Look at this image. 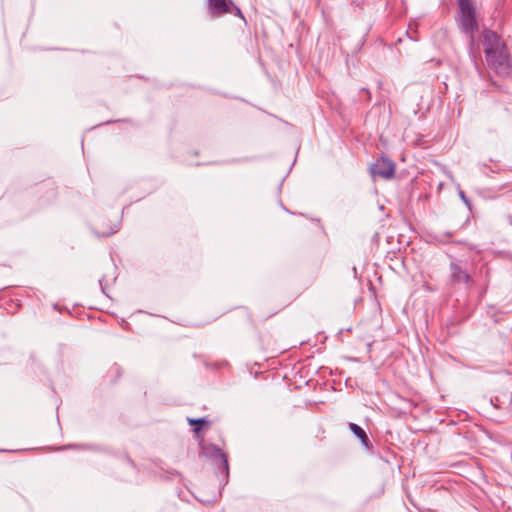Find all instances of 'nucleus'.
I'll list each match as a JSON object with an SVG mask.
<instances>
[{"instance_id":"4","label":"nucleus","mask_w":512,"mask_h":512,"mask_svg":"<svg viewBox=\"0 0 512 512\" xmlns=\"http://www.w3.org/2000/svg\"><path fill=\"white\" fill-rule=\"evenodd\" d=\"M209 4L213 15L220 16L234 10L237 16L244 18L241 10L231 0H209Z\"/></svg>"},{"instance_id":"9","label":"nucleus","mask_w":512,"mask_h":512,"mask_svg":"<svg viewBox=\"0 0 512 512\" xmlns=\"http://www.w3.org/2000/svg\"><path fill=\"white\" fill-rule=\"evenodd\" d=\"M458 195L461 198V200L465 203V205L468 208H470L471 207L470 200L467 198V196L465 195V193L463 192V190L461 188H458Z\"/></svg>"},{"instance_id":"7","label":"nucleus","mask_w":512,"mask_h":512,"mask_svg":"<svg viewBox=\"0 0 512 512\" xmlns=\"http://www.w3.org/2000/svg\"><path fill=\"white\" fill-rule=\"evenodd\" d=\"M212 451L214 452V455L215 457H219V459L221 460V463L223 465V468L228 471V460H227V456L225 453H223L221 451V449H219L218 447L216 446H212L211 447Z\"/></svg>"},{"instance_id":"1","label":"nucleus","mask_w":512,"mask_h":512,"mask_svg":"<svg viewBox=\"0 0 512 512\" xmlns=\"http://www.w3.org/2000/svg\"><path fill=\"white\" fill-rule=\"evenodd\" d=\"M485 59L488 66L498 75L507 76L511 72V60L501 37L492 30L483 31Z\"/></svg>"},{"instance_id":"6","label":"nucleus","mask_w":512,"mask_h":512,"mask_svg":"<svg viewBox=\"0 0 512 512\" xmlns=\"http://www.w3.org/2000/svg\"><path fill=\"white\" fill-rule=\"evenodd\" d=\"M349 428L351 430V432L357 437L360 439L361 443L363 446H365L366 448L369 447V439H368V436L366 434V432L357 424L355 423H350L349 424Z\"/></svg>"},{"instance_id":"3","label":"nucleus","mask_w":512,"mask_h":512,"mask_svg":"<svg viewBox=\"0 0 512 512\" xmlns=\"http://www.w3.org/2000/svg\"><path fill=\"white\" fill-rule=\"evenodd\" d=\"M373 177L391 179L395 174V164L387 157H380L370 166Z\"/></svg>"},{"instance_id":"2","label":"nucleus","mask_w":512,"mask_h":512,"mask_svg":"<svg viewBox=\"0 0 512 512\" xmlns=\"http://www.w3.org/2000/svg\"><path fill=\"white\" fill-rule=\"evenodd\" d=\"M459 8V27L462 32L469 35L470 57L475 59L473 52L475 44L474 34L478 31V23L476 19V11L472 0H458Z\"/></svg>"},{"instance_id":"5","label":"nucleus","mask_w":512,"mask_h":512,"mask_svg":"<svg viewBox=\"0 0 512 512\" xmlns=\"http://www.w3.org/2000/svg\"><path fill=\"white\" fill-rule=\"evenodd\" d=\"M451 274L452 278L455 282H465L469 281V275L466 271H464L460 265L456 263L451 264Z\"/></svg>"},{"instance_id":"10","label":"nucleus","mask_w":512,"mask_h":512,"mask_svg":"<svg viewBox=\"0 0 512 512\" xmlns=\"http://www.w3.org/2000/svg\"><path fill=\"white\" fill-rule=\"evenodd\" d=\"M452 236H453V233H452V232H446V233H445V238H446V240H447V241H448Z\"/></svg>"},{"instance_id":"11","label":"nucleus","mask_w":512,"mask_h":512,"mask_svg":"<svg viewBox=\"0 0 512 512\" xmlns=\"http://www.w3.org/2000/svg\"><path fill=\"white\" fill-rule=\"evenodd\" d=\"M495 59L498 57V52L494 53Z\"/></svg>"},{"instance_id":"8","label":"nucleus","mask_w":512,"mask_h":512,"mask_svg":"<svg viewBox=\"0 0 512 512\" xmlns=\"http://www.w3.org/2000/svg\"><path fill=\"white\" fill-rule=\"evenodd\" d=\"M188 422L191 425H195L194 432L196 434H198L201 430L202 425L207 423V420L205 418H199V419L188 418Z\"/></svg>"}]
</instances>
